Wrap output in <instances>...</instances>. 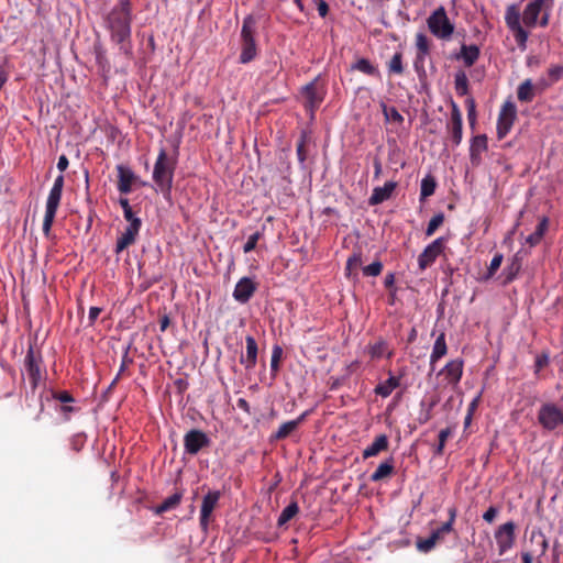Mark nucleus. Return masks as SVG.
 <instances>
[{
	"label": "nucleus",
	"mask_w": 563,
	"mask_h": 563,
	"mask_svg": "<svg viewBox=\"0 0 563 563\" xmlns=\"http://www.w3.org/2000/svg\"><path fill=\"white\" fill-rule=\"evenodd\" d=\"M548 75H549V78H550V81H547L544 79H541L538 84H537V87H540V88H547L549 87L550 85L559 81L562 77H563V66H559V65H554V66H551L549 69H548Z\"/></svg>",
	"instance_id": "obj_37"
},
{
	"label": "nucleus",
	"mask_w": 563,
	"mask_h": 563,
	"mask_svg": "<svg viewBox=\"0 0 563 563\" xmlns=\"http://www.w3.org/2000/svg\"><path fill=\"white\" fill-rule=\"evenodd\" d=\"M448 514H449V519L443 522L442 525H449V531L452 532L453 531V526H454V522H455V519H456V514H457V510L455 507H450L448 509Z\"/></svg>",
	"instance_id": "obj_55"
},
{
	"label": "nucleus",
	"mask_w": 563,
	"mask_h": 563,
	"mask_svg": "<svg viewBox=\"0 0 563 563\" xmlns=\"http://www.w3.org/2000/svg\"><path fill=\"white\" fill-rule=\"evenodd\" d=\"M454 85L456 93L460 96H465L468 92V79L464 71H459L454 77Z\"/></svg>",
	"instance_id": "obj_39"
},
{
	"label": "nucleus",
	"mask_w": 563,
	"mask_h": 563,
	"mask_svg": "<svg viewBox=\"0 0 563 563\" xmlns=\"http://www.w3.org/2000/svg\"><path fill=\"white\" fill-rule=\"evenodd\" d=\"M52 397L63 404L73 402L75 399L71 394L67 390L52 391Z\"/></svg>",
	"instance_id": "obj_51"
},
{
	"label": "nucleus",
	"mask_w": 563,
	"mask_h": 563,
	"mask_svg": "<svg viewBox=\"0 0 563 563\" xmlns=\"http://www.w3.org/2000/svg\"><path fill=\"white\" fill-rule=\"evenodd\" d=\"M446 239L440 236L431 242L419 255L418 265L420 271H424L430 267L437 260V257L444 251Z\"/></svg>",
	"instance_id": "obj_11"
},
{
	"label": "nucleus",
	"mask_w": 563,
	"mask_h": 563,
	"mask_svg": "<svg viewBox=\"0 0 563 563\" xmlns=\"http://www.w3.org/2000/svg\"><path fill=\"white\" fill-rule=\"evenodd\" d=\"M397 184L395 181H386L383 187L373 189L372 196L368 199L371 206H377L391 197Z\"/></svg>",
	"instance_id": "obj_22"
},
{
	"label": "nucleus",
	"mask_w": 563,
	"mask_h": 563,
	"mask_svg": "<svg viewBox=\"0 0 563 563\" xmlns=\"http://www.w3.org/2000/svg\"><path fill=\"white\" fill-rule=\"evenodd\" d=\"M221 497V493L219 490L209 492L202 498L201 509H200V528L206 532L209 527L211 515L217 507L219 499Z\"/></svg>",
	"instance_id": "obj_14"
},
{
	"label": "nucleus",
	"mask_w": 563,
	"mask_h": 563,
	"mask_svg": "<svg viewBox=\"0 0 563 563\" xmlns=\"http://www.w3.org/2000/svg\"><path fill=\"white\" fill-rule=\"evenodd\" d=\"M299 512V506L297 501H291L287 507H285L282 514L278 517L277 526L283 527L287 522H289Z\"/></svg>",
	"instance_id": "obj_35"
},
{
	"label": "nucleus",
	"mask_w": 563,
	"mask_h": 563,
	"mask_svg": "<svg viewBox=\"0 0 563 563\" xmlns=\"http://www.w3.org/2000/svg\"><path fill=\"white\" fill-rule=\"evenodd\" d=\"M325 95L324 87L320 84L319 78L307 84L302 88V96L306 99V107L311 111L319 108Z\"/></svg>",
	"instance_id": "obj_12"
},
{
	"label": "nucleus",
	"mask_w": 563,
	"mask_h": 563,
	"mask_svg": "<svg viewBox=\"0 0 563 563\" xmlns=\"http://www.w3.org/2000/svg\"><path fill=\"white\" fill-rule=\"evenodd\" d=\"M318 13L321 18H325L329 13V5L324 0H314Z\"/></svg>",
	"instance_id": "obj_57"
},
{
	"label": "nucleus",
	"mask_w": 563,
	"mask_h": 563,
	"mask_svg": "<svg viewBox=\"0 0 563 563\" xmlns=\"http://www.w3.org/2000/svg\"><path fill=\"white\" fill-rule=\"evenodd\" d=\"M503 258H504V256L500 253H496L494 255V257L492 258L490 264L488 266L487 278H490L492 276H494V274L499 269V267L503 263Z\"/></svg>",
	"instance_id": "obj_49"
},
{
	"label": "nucleus",
	"mask_w": 563,
	"mask_h": 563,
	"mask_svg": "<svg viewBox=\"0 0 563 563\" xmlns=\"http://www.w3.org/2000/svg\"><path fill=\"white\" fill-rule=\"evenodd\" d=\"M170 323V320H169V317L164 314L161 319H159V329L162 332L166 331V329L168 328Z\"/></svg>",
	"instance_id": "obj_64"
},
{
	"label": "nucleus",
	"mask_w": 563,
	"mask_h": 563,
	"mask_svg": "<svg viewBox=\"0 0 563 563\" xmlns=\"http://www.w3.org/2000/svg\"><path fill=\"white\" fill-rule=\"evenodd\" d=\"M553 4L554 0H531L522 13H520L518 4L507 5L505 23L520 51L527 49L529 30L537 26L547 27L550 24Z\"/></svg>",
	"instance_id": "obj_1"
},
{
	"label": "nucleus",
	"mask_w": 563,
	"mask_h": 563,
	"mask_svg": "<svg viewBox=\"0 0 563 563\" xmlns=\"http://www.w3.org/2000/svg\"><path fill=\"white\" fill-rule=\"evenodd\" d=\"M131 362H132V360L128 358V352H125V354L123 356V360H122V364H121L120 369H119V373L117 374L115 378L112 380L110 387H112V386H114L117 384V382L119 380L121 374L125 371L128 363H131Z\"/></svg>",
	"instance_id": "obj_58"
},
{
	"label": "nucleus",
	"mask_w": 563,
	"mask_h": 563,
	"mask_svg": "<svg viewBox=\"0 0 563 563\" xmlns=\"http://www.w3.org/2000/svg\"><path fill=\"white\" fill-rule=\"evenodd\" d=\"M297 156L300 163H303L307 158V151H306V137L302 135L300 140L297 143Z\"/></svg>",
	"instance_id": "obj_52"
},
{
	"label": "nucleus",
	"mask_w": 563,
	"mask_h": 563,
	"mask_svg": "<svg viewBox=\"0 0 563 563\" xmlns=\"http://www.w3.org/2000/svg\"><path fill=\"white\" fill-rule=\"evenodd\" d=\"M439 375H444L445 380L450 385H457L463 375V361L460 358L452 360L440 371Z\"/></svg>",
	"instance_id": "obj_19"
},
{
	"label": "nucleus",
	"mask_w": 563,
	"mask_h": 563,
	"mask_svg": "<svg viewBox=\"0 0 563 563\" xmlns=\"http://www.w3.org/2000/svg\"><path fill=\"white\" fill-rule=\"evenodd\" d=\"M100 312H101V308H99V307H91L89 309L88 319H89V324L90 325L95 323V321L98 319Z\"/></svg>",
	"instance_id": "obj_59"
},
{
	"label": "nucleus",
	"mask_w": 563,
	"mask_h": 563,
	"mask_svg": "<svg viewBox=\"0 0 563 563\" xmlns=\"http://www.w3.org/2000/svg\"><path fill=\"white\" fill-rule=\"evenodd\" d=\"M236 406L238 408H240L241 410H243L244 412H246L247 415L251 413V407H250V404L247 402L246 399L244 398H239L236 400Z\"/></svg>",
	"instance_id": "obj_60"
},
{
	"label": "nucleus",
	"mask_w": 563,
	"mask_h": 563,
	"mask_svg": "<svg viewBox=\"0 0 563 563\" xmlns=\"http://www.w3.org/2000/svg\"><path fill=\"white\" fill-rule=\"evenodd\" d=\"M298 427L292 420L280 424L278 430L271 435V441H280L288 438Z\"/></svg>",
	"instance_id": "obj_33"
},
{
	"label": "nucleus",
	"mask_w": 563,
	"mask_h": 563,
	"mask_svg": "<svg viewBox=\"0 0 563 563\" xmlns=\"http://www.w3.org/2000/svg\"><path fill=\"white\" fill-rule=\"evenodd\" d=\"M95 54H96V62L98 66L102 69V71H109L110 70V64L107 59L106 52L101 46L95 47Z\"/></svg>",
	"instance_id": "obj_43"
},
{
	"label": "nucleus",
	"mask_w": 563,
	"mask_h": 563,
	"mask_svg": "<svg viewBox=\"0 0 563 563\" xmlns=\"http://www.w3.org/2000/svg\"><path fill=\"white\" fill-rule=\"evenodd\" d=\"M261 238H262V233L258 231L253 233L252 235H250L247 242L243 246L244 253H250L253 250H255L256 244Z\"/></svg>",
	"instance_id": "obj_50"
},
{
	"label": "nucleus",
	"mask_w": 563,
	"mask_h": 563,
	"mask_svg": "<svg viewBox=\"0 0 563 563\" xmlns=\"http://www.w3.org/2000/svg\"><path fill=\"white\" fill-rule=\"evenodd\" d=\"M446 131L453 146H459L463 136L462 112L455 102H452L450 121L446 124Z\"/></svg>",
	"instance_id": "obj_13"
},
{
	"label": "nucleus",
	"mask_w": 563,
	"mask_h": 563,
	"mask_svg": "<svg viewBox=\"0 0 563 563\" xmlns=\"http://www.w3.org/2000/svg\"><path fill=\"white\" fill-rule=\"evenodd\" d=\"M373 165H374V177L379 178V176L382 174V162H380L379 157L374 158Z\"/></svg>",
	"instance_id": "obj_63"
},
{
	"label": "nucleus",
	"mask_w": 563,
	"mask_h": 563,
	"mask_svg": "<svg viewBox=\"0 0 563 563\" xmlns=\"http://www.w3.org/2000/svg\"><path fill=\"white\" fill-rule=\"evenodd\" d=\"M416 47L417 57L415 65L417 66L418 63L423 64L426 57L430 54V41L424 33L420 32L416 34Z\"/></svg>",
	"instance_id": "obj_28"
},
{
	"label": "nucleus",
	"mask_w": 563,
	"mask_h": 563,
	"mask_svg": "<svg viewBox=\"0 0 563 563\" xmlns=\"http://www.w3.org/2000/svg\"><path fill=\"white\" fill-rule=\"evenodd\" d=\"M430 33L439 40L449 41L454 33V24L450 21L444 7L437 8L427 19Z\"/></svg>",
	"instance_id": "obj_4"
},
{
	"label": "nucleus",
	"mask_w": 563,
	"mask_h": 563,
	"mask_svg": "<svg viewBox=\"0 0 563 563\" xmlns=\"http://www.w3.org/2000/svg\"><path fill=\"white\" fill-rule=\"evenodd\" d=\"M399 384H400V379L398 377L391 375L385 382L379 383L375 387L374 393L378 396L386 398L394 391V389H396L399 386Z\"/></svg>",
	"instance_id": "obj_32"
},
{
	"label": "nucleus",
	"mask_w": 563,
	"mask_h": 563,
	"mask_svg": "<svg viewBox=\"0 0 563 563\" xmlns=\"http://www.w3.org/2000/svg\"><path fill=\"white\" fill-rule=\"evenodd\" d=\"M367 350L372 360H377L383 356L390 360L394 356V351L389 350L388 343L383 338H379L373 344H368Z\"/></svg>",
	"instance_id": "obj_27"
},
{
	"label": "nucleus",
	"mask_w": 563,
	"mask_h": 563,
	"mask_svg": "<svg viewBox=\"0 0 563 563\" xmlns=\"http://www.w3.org/2000/svg\"><path fill=\"white\" fill-rule=\"evenodd\" d=\"M176 159L169 157L165 148H161L153 169V180L165 198H170Z\"/></svg>",
	"instance_id": "obj_3"
},
{
	"label": "nucleus",
	"mask_w": 563,
	"mask_h": 563,
	"mask_svg": "<svg viewBox=\"0 0 563 563\" xmlns=\"http://www.w3.org/2000/svg\"><path fill=\"white\" fill-rule=\"evenodd\" d=\"M448 353V345L445 341V333L441 332L434 341L433 349L430 355V369H435V364Z\"/></svg>",
	"instance_id": "obj_24"
},
{
	"label": "nucleus",
	"mask_w": 563,
	"mask_h": 563,
	"mask_svg": "<svg viewBox=\"0 0 563 563\" xmlns=\"http://www.w3.org/2000/svg\"><path fill=\"white\" fill-rule=\"evenodd\" d=\"M181 501V494L175 493L172 496L167 497L161 505L157 506L156 512L163 514L170 509L176 508Z\"/></svg>",
	"instance_id": "obj_38"
},
{
	"label": "nucleus",
	"mask_w": 563,
	"mask_h": 563,
	"mask_svg": "<svg viewBox=\"0 0 563 563\" xmlns=\"http://www.w3.org/2000/svg\"><path fill=\"white\" fill-rule=\"evenodd\" d=\"M437 188V181L435 178L431 175H427L421 180V188H420V200H424L428 197L432 196Z\"/></svg>",
	"instance_id": "obj_36"
},
{
	"label": "nucleus",
	"mask_w": 563,
	"mask_h": 563,
	"mask_svg": "<svg viewBox=\"0 0 563 563\" xmlns=\"http://www.w3.org/2000/svg\"><path fill=\"white\" fill-rule=\"evenodd\" d=\"M548 364H549L548 353H542V354L538 355L534 361V373L538 374Z\"/></svg>",
	"instance_id": "obj_53"
},
{
	"label": "nucleus",
	"mask_w": 563,
	"mask_h": 563,
	"mask_svg": "<svg viewBox=\"0 0 563 563\" xmlns=\"http://www.w3.org/2000/svg\"><path fill=\"white\" fill-rule=\"evenodd\" d=\"M282 355H283V349L279 345H275L273 347L272 357H271V369L273 373L278 372Z\"/></svg>",
	"instance_id": "obj_45"
},
{
	"label": "nucleus",
	"mask_w": 563,
	"mask_h": 563,
	"mask_svg": "<svg viewBox=\"0 0 563 563\" xmlns=\"http://www.w3.org/2000/svg\"><path fill=\"white\" fill-rule=\"evenodd\" d=\"M548 228H549V220H548V218L543 217L540 220V222L538 223L534 232L527 236L526 243H528L532 247L538 245L541 242V240L543 239Z\"/></svg>",
	"instance_id": "obj_30"
},
{
	"label": "nucleus",
	"mask_w": 563,
	"mask_h": 563,
	"mask_svg": "<svg viewBox=\"0 0 563 563\" xmlns=\"http://www.w3.org/2000/svg\"><path fill=\"white\" fill-rule=\"evenodd\" d=\"M384 285L386 288L388 289H394V285H395V274L394 273H388L386 276H385V280H384Z\"/></svg>",
	"instance_id": "obj_62"
},
{
	"label": "nucleus",
	"mask_w": 563,
	"mask_h": 563,
	"mask_svg": "<svg viewBox=\"0 0 563 563\" xmlns=\"http://www.w3.org/2000/svg\"><path fill=\"white\" fill-rule=\"evenodd\" d=\"M449 531V525H441L439 528L432 531V533L426 539H418L417 549L420 552L428 553L434 549V547L442 542Z\"/></svg>",
	"instance_id": "obj_16"
},
{
	"label": "nucleus",
	"mask_w": 563,
	"mask_h": 563,
	"mask_svg": "<svg viewBox=\"0 0 563 563\" xmlns=\"http://www.w3.org/2000/svg\"><path fill=\"white\" fill-rule=\"evenodd\" d=\"M517 119V107L516 104L507 100L501 106V109L497 119V137L503 140L510 132L515 121Z\"/></svg>",
	"instance_id": "obj_9"
},
{
	"label": "nucleus",
	"mask_w": 563,
	"mask_h": 563,
	"mask_svg": "<svg viewBox=\"0 0 563 563\" xmlns=\"http://www.w3.org/2000/svg\"><path fill=\"white\" fill-rule=\"evenodd\" d=\"M255 20L249 15L244 19L241 37H242V52L240 54V62L247 64L256 56V43L254 38Z\"/></svg>",
	"instance_id": "obj_7"
},
{
	"label": "nucleus",
	"mask_w": 563,
	"mask_h": 563,
	"mask_svg": "<svg viewBox=\"0 0 563 563\" xmlns=\"http://www.w3.org/2000/svg\"><path fill=\"white\" fill-rule=\"evenodd\" d=\"M352 69L358 70L368 76L380 77V73L376 66H374L367 58H360L353 66Z\"/></svg>",
	"instance_id": "obj_34"
},
{
	"label": "nucleus",
	"mask_w": 563,
	"mask_h": 563,
	"mask_svg": "<svg viewBox=\"0 0 563 563\" xmlns=\"http://www.w3.org/2000/svg\"><path fill=\"white\" fill-rule=\"evenodd\" d=\"M124 219L129 222V225L137 223V227H142V220L136 217L133 210H126L123 212Z\"/></svg>",
	"instance_id": "obj_54"
},
{
	"label": "nucleus",
	"mask_w": 563,
	"mask_h": 563,
	"mask_svg": "<svg viewBox=\"0 0 563 563\" xmlns=\"http://www.w3.org/2000/svg\"><path fill=\"white\" fill-rule=\"evenodd\" d=\"M256 291V284L249 277L241 278L233 290V298L241 303H246Z\"/></svg>",
	"instance_id": "obj_18"
},
{
	"label": "nucleus",
	"mask_w": 563,
	"mask_h": 563,
	"mask_svg": "<svg viewBox=\"0 0 563 563\" xmlns=\"http://www.w3.org/2000/svg\"><path fill=\"white\" fill-rule=\"evenodd\" d=\"M210 438L199 429H191L184 435L185 452L189 455H197L200 450L208 448Z\"/></svg>",
	"instance_id": "obj_10"
},
{
	"label": "nucleus",
	"mask_w": 563,
	"mask_h": 563,
	"mask_svg": "<svg viewBox=\"0 0 563 563\" xmlns=\"http://www.w3.org/2000/svg\"><path fill=\"white\" fill-rule=\"evenodd\" d=\"M495 538L498 545L499 554L503 555L514 545L515 523L512 521H508L501 525L496 531Z\"/></svg>",
	"instance_id": "obj_15"
},
{
	"label": "nucleus",
	"mask_w": 563,
	"mask_h": 563,
	"mask_svg": "<svg viewBox=\"0 0 563 563\" xmlns=\"http://www.w3.org/2000/svg\"><path fill=\"white\" fill-rule=\"evenodd\" d=\"M444 222V214L442 212L433 216L431 220L428 223L426 235L432 236L435 231L443 224Z\"/></svg>",
	"instance_id": "obj_42"
},
{
	"label": "nucleus",
	"mask_w": 563,
	"mask_h": 563,
	"mask_svg": "<svg viewBox=\"0 0 563 563\" xmlns=\"http://www.w3.org/2000/svg\"><path fill=\"white\" fill-rule=\"evenodd\" d=\"M538 422L545 431L563 426V410L554 402H544L538 410Z\"/></svg>",
	"instance_id": "obj_8"
},
{
	"label": "nucleus",
	"mask_w": 563,
	"mask_h": 563,
	"mask_svg": "<svg viewBox=\"0 0 563 563\" xmlns=\"http://www.w3.org/2000/svg\"><path fill=\"white\" fill-rule=\"evenodd\" d=\"M64 188V176L58 175L53 184V187L49 190L47 200H46V210L43 220V232L45 235H48L56 217L57 209L60 203L62 192Z\"/></svg>",
	"instance_id": "obj_5"
},
{
	"label": "nucleus",
	"mask_w": 563,
	"mask_h": 563,
	"mask_svg": "<svg viewBox=\"0 0 563 563\" xmlns=\"http://www.w3.org/2000/svg\"><path fill=\"white\" fill-rule=\"evenodd\" d=\"M132 20L130 0H118L104 18V26L110 33L111 42L117 44L125 56L132 54Z\"/></svg>",
	"instance_id": "obj_2"
},
{
	"label": "nucleus",
	"mask_w": 563,
	"mask_h": 563,
	"mask_svg": "<svg viewBox=\"0 0 563 563\" xmlns=\"http://www.w3.org/2000/svg\"><path fill=\"white\" fill-rule=\"evenodd\" d=\"M485 151H487V136L485 134L474 136L470 146V157L473 165L481 163V155Z\"/></svg>",
	"instance_id": "obj_23"
},
{
	"label": "nucleus",
	"mask_w": 563,
	"mask_h": 563,
	"mask_svg": "<svg viewBox=\"0 0 563 563\" xmlns=\"http://www.w3.org/2000/svg\"><path fill=\"white\" fill-rule=\"evenodd\" d=\"M118 172V190L120 194L128 195L132 191L133 184L137 180V176L133 170L124 165L117 166Z\"/></svg>",
	"instance_id": "obj_17"
},
{
	"label": "nucleus",
	"mask_w": 563,
	"mask_h": 563,
	"mask_svg": "<svg viewBox=\"0 0 563 563\" xmlns=\"http://www.w3.org/2000/svg\"><path fill=\"white\" fill-rule=\"evenodd\" d=\"M383 113L388 121H391V122H395L398 124H401L404 122V117L400 114V112L395 107L388 108V107L384 106Z\"/></svg>",
	"instance_id": "obj_44"
},
{
	"label": "nucleus",
	"mask_w": 563,
	"mask_h": 563,
	"mask_svg": "<svg viewBox=\"0 0 563 563\" xmlns=\"http://www.w3.org/2000/svg\"><path fill=\"white\" fill-rule=\"evenodd\" d=\"M394 460L388 459L378 465L376 471L371 475V481L374 483L380 482L387 477H390L394 474Z\"/></svg>",
	"instance_id": "obj_29"
},
{
	"label": "nucleus",
	"mask_w": 563,
	"mask_h": 563,
	"mask_svg": "<svg viewBox=\"0 0 563 563\" xmlns=\"http://www.w3.org/2000/svg\"><path fill=\"white\" fill-rule=\"evenodd\" d=\"M23 368L29 378L31 388L34 391L42 380L43 375L46 374V371L43 365V357L41 352L35 351L33 345H30L26 351L23 361Z\"/></svg>",
	"instance_id": "obj_6"
},
{
	"label": "nucleus",
	"mask_w": 563,
	"mask_h": 563,
	"mask_svg": "<svg viewBox=\"0 0 563 563\" xmlns=\"http://www.w3.org/2000/svg\"><path fill=\"white\" fill-rule=\"evenodd\" d=\"M388 448V437L386 434H379L375 438L374 442L363 451L362 456L364 460L377 456L380 452L387 451Z\"/></svg>",
	"instance_id": "obj_26"
},
{
	"label": "nucleus",
	"mask_w": 563,
	"mask_h": 563,
	"mask_svg": "<svg viewBox=\"0 0 563 563\" xmlns=\"http://www.w3.org/2000/svg\"><path fill=\"white\" fill-rule=\"evenodd\" d=\"M498 515V508L494 507V506H490L483 515V519L488 522V523H492L496 516Z\"/></svg>",
	"instance_id": "obj_56"
},
{
	"label": "nucleus",
	"mask_w": 563,
	"mask_h": 563,
	"mask_svg": "<svg viewBox=\"0 0 563 563\" xmlns=\"http://www.w3.org/2000/svg\"><path fill=\"white\" fill-rule=\"evenodd\" d=\"M245 343H246V354L241 355L240 363L242 365H244V367L246 369H253L257 362V353H258L257 343H256V340L251 335H247L245 338Z\"/></svg>",
	"instance_id": "obj_21"
},
{
	"label": "nucleus",
	"mask_w": 563,
	"mask_h": 563,
	"mask_svg": "<svg viewBox=\"0 0 563 563\" xmlns=\"http://www.w3.org/2000/svg\"><path fill=\"white\" fill-rule=\"evenodd\" d=\"M390 74L401 75L404 73L402 54L397 52L393 55L387 64Z\"/></svg>",
	"instance_id": "obj_40"
},
{
	"label": "nucleus",
	"mask_w": 563,
	"mask_h": 563,
	"mask_svg": "<svg viewBox=\"0 0 563 563\" xmlns=\"http://www.w3.org/2000/svg\"><path fill=\"white\" fill-rule=\"evenodd\" d=\"M451 435L450 428L442 429L439 433V443L435 449V454L442 455L448 438Z\"/></svg>",
	"instance_id": "obj_48"
},
{
	"label": "nucleus",
	"mask_w": 563,
	"mask_h": 563,
	"mask_svg": "<svg viewBox=\"0 0 563 563\" xmlns=\"http://www.w3.org/2000/svg\"><path fill=\"white\" fill-rule=\"evenodd\" d=\"M140 230H141V227H137V223H135L133 225H128L125 228L124 232L117 240L114 253L120 254L125 249H128L129 246L134 244Z\"/></svg>",
	"instance_id": "obj_20"
},
{
	"label": "nucleus",
	"mask_w": 563,
	"mask_h": 563,
	"mask_svg": "<svg viewBox=\"0 0 563 563\" xmlns=\"http://www.w3.org/2000/svg\"><path fill=\"white\" fill-rule=\"evenodd\" d=\"M534 88L531 79L523 80L517 89V98L520 102H531L534 98Z\"/></svg>",
	"instance_id": "obj_31"
},
{
	"label": "nucleus",
	"mask_w": 563,
	"mask_h": 563,
	"mask_svg": "<svg viewBox=\"0 0 563 563\" xmlns=\"http://www.w3.org/2000/svg\"><path fill=\"white\" fill-rule=\"evenodd\" d=\"M69 161L66 155H60L57 162V168L63 173L67 169Z\"/></svg>",
	"instance_id": "obj_61"
},
{
	"label": "nucleus",
	"mask_w": 563,
	"mask_h": 563,
	"mask_svg": "<svg viewBox=\"0 0 563 563\" xmlns=\"http://www.w3.org/2000/svg\"><path fill=\"white\" fill-rule=\"evenodd\" d=\"M520 267V263L517 260H514L512 263L505 269V283L512 282L516 278L517 274L519 273Z\"/></svg>",
	"instance_id": "obj_46"
},
{
	"label": "nucleus",
	"mask_w": 563,
	"mask_h": 563,
	"mask_svg": "<svg viewBox=\"0 0 563 563\" xmlns=\"http://www.w3.org/2000/svg\"><path fill=\"white\" fill-rule=\"evenodd\" d=\"M383 271V263L375 261L372 264L363 267V274L365 276H378Z\"/></svg>",
	"instance_id": "obj_47"
},
{
	"label": "nucleus",
	"mask_w": 563,
	"mask_h": 563,
	"mask_svg": "<svg viewBox=\"0 0 563 563\" xmlns=\"http://www.w3.org/2000/svg\"><path fill=\"white\" fill-rule=\"evenodd\" d=\"M362 265V253L354 252L346 261L345 273L346 276H351L353 272H356Z\"/></svg>",
	"instance_id": "obj_41"
},
{
	"label": "nucleus",
	"mask_w": 563,
	"mask_h": 563,
	"mask_svg": "<svg viewBox=\"0 0 563 563\" xmlns=\"http://www.w3.org/2000/svg\"><path fill=\"white\" fill-rule=\"evenodd\" d=\"M481 51L477 45L462 44L460 53L455 56L456 59H462L465 67H472L479 58Z\"/></svg>",
	"instance_id": "obj_25"
}]
</instances>
